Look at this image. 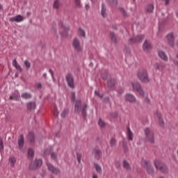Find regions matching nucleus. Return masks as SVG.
Returning a JSON list of instances; mask_svg holds the SVG:
<instances>
[{"mask_svg":"<svg viewBox=\"0 0 178 178\" xmlns=\"http://www.w3.org/2000/svg\"><path fill=\"white\" fill-rule=\"evenodd\" d=\"M81 111L83 118H86V116H87V104H84L81 108V100H76L75 103L74 112L76 113H80Z\"/></svg>","mask_w":178,"mask_h":178,"instance_id":"obj_1","label":"nucleus"},{"mask_svg":"<svg viewBox=\"0 0 178 178\" xmlns=\"http://www.w3.org/2000/svg\"><path fill=\"white\" fill-rule=\"evenodd\" d=\"M145 134L147 141H149V143H151L152 144H154L155 143L153 130H152L149 128H146L145 129Z\"/></svg>","mask_w":178,"mask_h":178,"instance_id":"obj_2","label":"nucleus"},{"mask_svg":"<svg viewBox=\"0 0 178 178\" xmlns=\"http://www.w3.org/2000/svg\"><path fill=\"white\" fill-rule=\"evenodd\" d=\"M138 77L140 81L143 83H148L149 81V78L148 77V72L147 70H142L138 72Z\"/></svg>","mask_w":178,"mask_h":178,"instance_id":"obj_3","label":"nucleus"},{"mask_svg":"<svg viewBox=\"0 0 178 178\" xmlns=\"http://www.w3.org/2000/svg\"><path fill=\"white\" fill-rule=\"evenodd\" d=\"M141 165L144 169H145L148 175H154V168L151 165V162L147 160H143Z\"/></svg>","mask_w":178,"mask_h":178,"instance_id":"obj_4","label":"nucleus"},{"mask_svg":"<svg viewBox=\"0 0 178 178\" xmlns=\"http://www.w3.org/2000/svg\"><path fill=\"white\" fill-rule=\"evenodd\" d=\"M72 47L74 49V51H76V52H82L83 45L81 42H80V40L79 38H75L72 41Z\"/></svg>","mask_w":178,"mask_h":178,"instance_id":"obj_5","label":"nucleus"},{"mask_svg":"<svg viewBox=\"0 0 178 178\" xmlns=\"http://www.w3.org/2000/svg\"><path fill=\"white\" fill-rule=\"evenodd\" d=\"M154 166L157 170H160L162 173H168V167L163 163L159 161H155Z\"/></svg>","mask_w":178,"mask_h":178,"instance_id":"obj_6","label":"nucleus"},{"mask_svg":"<svg viewBox=\"0 0 178 178\" xmlns=\"http://www.w3.org/2000/svg\"><path fill=\"white\" fill-rule=\"evenodd\" d=\"M131 86L134 91H137L141 97H144V90H143V88H141V85L140 83L138 82H132Z\"/></svg>","mask_w":178,"mask_h":178,"instance_id":"obj_7","label":"nucleus"},{"mask_svg":"<svg viewBox=\"0 0 178 178\" xmlns=\"http://www.w3.org/2000/svg\"><path fill=\"white\" fill-rule=\"evenodd\" d=\"M67 83L70 88H74V78L71 74H68L66 76Z\"/></svg>","mask_w":178,"mask_h":178,"instance_id":"obj_8","label":"nucleus"},{"mask_svg":"<svg viewBox=\"0 0 178 178\" xmlns=\"http://www.w3.org/2000/svg\"><path fill=\"white\" fill-rule=\"evenodd\" d=\"M152 50V44L148 40H145L143 43V51L145 52H149Z\"/></svg>","mask_w":178,"mask_h":178,"instance_id":"obj_9","label":"nucleus"},{"mask_svg":"<svg viewBox=\"0 0 178 178\" xmlns=\"http://www.w3.org/2000/svg\"><path fill=\"white\" fill-rule=\"evenodd\" d=\"M166 41L170 47H175V37L173 33H169L166 35Z\"/></svg>","mask_w":178,"mask_h":178,"instance_id":"obj_10","label":"nucleus"},{"mask_svg":"<svg viewBox=\"0 0 178 178\" xmlns=\"http://www.w3.org/2000/svg\"><path fill=\"white\" fill-rule=\"evenodd\" d=\"M47 166L49 172H51V173H54V175H58L60 173V170L58 168H56L54 166H53L52 164L47 163Z\"/></svg>","mask_w":178,"mask_h":178,"instance_id":"obj_11","label":"nucleus"},{"mask_svg":"<svg viewBox=\"0 0 178 178\" xmlns=\"http://www.w3.org/2000/svg\"><path fill=\"white\" fill-rule=\"evenodd\" d=\"M42 165V160L36 159L34 162L31 163L30 169H37Z\"/></svg>","mask_w":178,"mask_h":178,"instance_id":"obj_12","label":"nucleus"},{"mask_svg":"<svg viewBox=\"0 0 178 178\" xmlns=\"http://www.w3.org/2000/svg\"><path fill=\"white\" fill-rule=\"evenodd\" d=\"M144 40V35H140L136 38H131L129 39L130 44H137V42H140V41H143Z\"/></svg>","mask_w":178,"mask_h":178,"instance_id":"obj_13","label":"nucleus"},{"mask_svg":"<svg viewBox=\"0 0 178 178\" xmlns=\"http://www.w3.org/2000/svg\"><path fill=\"white\" fill-rule=\"evenodd\" d=\"M92 154L96 159H100L101 156H102V152L99 149H95L92 151Z\"/></svg>","mask_w":178,"mask_h":178,"instance_id":"obj_14","label":"nucleus"},{"mask_svg":"<svg viewBox=\"0 0 178 178\" xmlns=\"http://www.w3.org/2000/svg\"><path fill=\"white\" fill-rule=\"evenodd\" d=\"M101 15L102 17H108V10H106V6L104 3L102 4L101 7Z\"/></svg>","mask_w":178,"mask_h":178,"instance_id":"obj_15","label":"nucleus"},{"mask_svg":"<svg viewBox=\"0 0 178 178\" xmlns=\"http://www.w3.org/2000/svg\"><path fill=\"white\" fill-rule=\"evenodd\" d=\"M20 99V95L19 92L15 91L9 98L10 101H19Z\"/></svg>","mask_w":178,"mask_h":178,"instance_id":"obj_16","label":"nucleus"},{"mask_svg":"<svg viewBox=\"0 0 178 178\" xmlns=\"http://www.w3.org/2000/svg\"><path fill=\"white\" fill-rule=\"evenodd\" d=\"M159 56L162 59V60H164V62H168V56H166L165 51L162 50L159 51Z\"/></svg>","mask_w":178,"mask_h":178,"instance_id":"obj_17","label":"nucleus"},{"mask_svg":"<svg viewBox=\"0 0 178 178\" xmlns=\"http://www.w3.org/2000/svg\"><path fill=\"white\" fill-rule=\"evenodd\" d=\"M125 101L129 102H136V97L131 94H127L125 95Z\"/></svg>","mask_w":178,"mask_h":178,"instance_id":"obj_18","label":"nucleus"},{"mask_svg":"<svg viewBox=\"0 0 178 178\" xmlns=\"http://www.w3.org/2000/svg\"><path fill=\"white\" fill-rule=\"evenodd\" d=\"M23 20L22 15H17L15 17L10 18V22H16V23H20Z\"/></svg>","mask_w":178,"mask_h":178,"instance_id":"obj_19","label":"nucleus"},{"mask_svg":"<svg viewBox=\"0 0 178 178\" xmlns=\"http://www.w3.org/2000/svg\"><path fill=\"white\" fill-rule=\"evenodd\" d=\"M154 67L156 70H159V72H162V70L165 69V65L163 64H159L158 63H156L154 64Z\"/></svg>","mask_w":178,"mask_h":178,"instance_id":"obj_20","label":"nucleus"},{"mask_svg":"<svg viewBox=\"0 0 178 178\" xmlns=\"http://www.w3.org/2000/svg\"><path fill=\"white\" fill-rule=\"evenodd\" d=\"M26 106L29 111H34V109H35L36 104L34 102H30L26 104Z\"/></svg>","mask_w":178,"mask_h":178,"instance_id":"obj_21","label":"nucleus"},{"mask_svg":"<svg viewBox=\"0 0 178 178\" xmlns=\"http://www.w3.org/2000/svg\"><path fill=\"white\" fill-rule=\"evenodd\" d=\"M106 1L110 5V6H112V8H116V6H118V0H106Z\"/></svg>","mask_w":178,"mask_h":178,"instance_id":"obj_22","label":"nucleus"},{"mask_svg":"<svg viewBox=\"0 0 178 178\" xmlns=\"http://www.w3.org/2000/svg\"><path fill=\"white\" fill-rule=\"evenodd\" d=\"M17 144H18V148L19 149H23V135L21 134L19 138H18V142H17Z\"/></svg>","mask_w":178,"mask_h":178,"instance_id":"obj_23","label":"nucleus"},{"mask_svg":"<svg viewBox=\"0 0 178 178\" xmlns=\"http://www.w3.org/2000/svg\"><path fill=\"white\" fill-rule=\"evenodd\" d=\"M154 4H149L145 8V12H147V13H152V12H154Z\"/></svg>","mask_w":178,"mask_h":178,"instance_id":"obj_24","label":"nucleus"},{"mask_svg":"<svg viewBox=\"0 0 178 178\" xmlns=\"http://www.w3.org/2000/svg\"><path fill=\"white\" fill-rule=\"evenodd\" d=\"M8 163L12 166V168L15 167V164L16 163V158L15 156H11L8 159Z\"/></svg>","mask_w":178,"mask_h":178,"instance_id":"obj_25","label":"nucleus"},{"mask_svg":"<svg viewBox=\"0 0 178 178\" xmlns=\"http://www.w3.org/2000/svg\"><path fill=\"white\" fill-rule=\"evenodd\" d=\"M110 36H111L112 42H114V44H116L118 42V37L116 36L115 33L111 32Z\"/></svg>","mask_w":178,"mask_h":178,"instance_id":"obj_26","label":"nucleus"},{"mask_svg":"<svg viewBox=\"0 0 178 178\" xmlns=\"http://www.w3.org/2000/svg\"><path fill=\"white\" fill-rule=\"evenodd\" d=\"M61 6L62 3H60V0H54V8L55 9H59V8H60Z\"/></svg>","mask_w":178,"mask_h":178,"instance_id":"obj_27","label":"nucleus"},{"mask_svg":"<svg viewBox=\"0 0 178 178\" xmlns=\"http://www.w3.org/2000/svg\"><path fill=\"white\" fill-rule=\"evenodd\" d=\"M78 35L79 37H83V38H86V31L81 28H79L78 30Z\"/></svg>","mask_w":178,"mask_h":178,"instance_id":"obj_28","label":"nucleus"},{"mask_svg":"<svg viewBox=\"0 0 178 178\" xmlns=\"http://www.w3.org/2000/svg\"><path fill=\"white\" fill-rule=\"evenodd\" d=\"M28 140L32 144L34 143L35 139H34V133L30 132L28 135Z\"/></svg>","mask_w":178,"mask_h":178,"instance_id":"obj_29","label":"nucleus"},{"mask_svg":"<svg viewBox=\"0 0 178 178\" xmlns=\"http://www.w3.org/2000/svg\"><path fill=\"white\" fill-rule=\"evenodd\" d=\"M127 134L129 141H133L134 134H133V132H131V130H130V128H128Z\"/></svg>","mask_w":178,"mask_h":178,"instance_id":"obj_30","label":"nucleus"},{"mask_svg":"<svg viewBox=\"0 0 178 178\" xmlns=\"http://www.w3.org/2000/svg\"><path fill=\"white\" fill-rule=\"evenodd\" d=\"M95 169L96 170V172L97 173H99V175H101L102 173V168L101 167V165H98V164H95Z\"/></svg>","mask_w":178,"mask_h":178,"instance_id":"obj_31","label":"nucleus"},{"mask_svg":"<svg viewBox=\"0 0 178 178\" xmlns=\"http://www.w3.org/2000/svg\"><path fill=\"white\" fill-rule=\"evenodd\" d=\"M28 157L29 158V159H33V158H34V150H33V149H29Z\"/></svg>","mask_w":178,"mask_h":178,"instance_id":"obj_32","label":"nucleus"},{"mask_svg":"<svg viewBox=\"0 0 178 178\" xmlns=\"http://www.w3.org/2000/svg\"><path fill=\"white\" fill-rule=\"evenodd\" d=\"M13 65L15 67L17 70H19V72H22V67H20V65L17 64V61H16V59L13 60Z\"/></svg>","mask_w":178,"mask_h":178,"instance_id":"obj_33","label":"nucleus"},{"mask_svg":"<svg viewBox=\"0 0 178 178\" xmlns=\"http://www.w3.org/2000/svg\"><path fill=\"white\" fill-rule=\"evenodd\" d=\"M115 84H116L115 79H111L108 82V86L110 87V88H112V87H115Z\"/></svg>","mask_w":178,"mask_h":178,"instance_id":"obj_34","label":"nucleus"},{"mask_svg":"<svg viewBox=\"0 0 178 178\" xmlns=\"http://www.w3.org/2000/svg\"><path fill=\"white\" fill-rule=\"evenodd\" d=\"M156 115L158 118L159 122L161 124H163V120L162 119V115H161V113L156 112Z\"/></svg>","mask_w":178,"mask_h":178,"instance_id":"obj_35","label":"nucleus"},{"mask_svg":"<svg viewBox=\"0 0 178 178\" xmlns=\"http://www.w3.org/2000/svg\"><path fill=\"white\" fill-rule=\"evenodd\" d=\"M76 8H81V0H74Z\"/></svg>","mask_w":178,"mask_h":178,"instance_id":"obj_36","label":"nucleus"},{"mask_svg":"<svg viewBox=\"0 0 178 178\" xmlns=\"http://www.w3.org/2000/svg\"><path fill=\"white\" fill-rule=\"evenodd\" d=\"M31 97H32L31 94H30L29 92H25L23 94V98L24 99H31Z\"/></svg>","mask_w":178,"mask_h":178,"instance_id":"obj_37","label":"nucleus"},{"mask_svg":"<svg viewBox=\"0 0 178 178\" xmlns=\"http://www.w3.org/2000/svg\"><path fill=\"white\" fill-rule=\"evenodd\" d=\"M60 30L61 31H64V33H66V31H69V27L65 26V24H60Z\"/></svg>","mask_w":178,"mask_h":178,"instance_id":"obj_38","label":"nucleus"},{"mask_svg":"<svg viewBox=\"0 0 178 178\" xmlns=\"http://www.w3.org/2000/svg\"><path fill=\"white\" fill-rule=\"evenodd\" d=\"M123 165L124 168L127 169V170H129V169H130V164L129 163V162H127V161H124Z\"/></svg>","mask_w":178,"mask_h":178,"instance_id":"obj_39","label":"nucleus"},{"mask_svg":"<svg viewBox=\"0 0 178 178\" xmlns=\"http://www.w3.org/2000/svg\"><path fill=\"white\" fill-rule=\"evenodd\" d=\"M120 12L124 17H127L128 15L124 8H120Z\"/></svg>","mask_w":178,"mask_h":178,"instance_id":"obj_40","label":"nucleus"},{"mask_svg":"<svg viewBox=\"0 0 178 178\" xmlns=\"http://www.w3.org/2000/svg\"><path fill=\"white\" fill-rule=\"evenodd\" d=\"M35 88H37L38 90H41V88H42V83H41L40 82H37L35 84Z\"/></svg>","mask_w":178,"mask_h":178,"instance_id":"obj_41","label":"nucleus"},{"mask_svg":"<svg viewBox=\"0 0 178 178\" xmlns=\"http://www.w3.org/2000/svg\"><path fill=\"white\" fill-rule=\"evenodd\" d=\"M98 124L100 127H105V122H104V120H102V119L99 120V122Z\"/></svg>","mask_w":178,"mask_h":178,"instance_id":"obj_42","label":"nucleus"},{"mask_svg":"<svg viewBox=\"0 0 178 178\" xmlns=\"http://www.w3.org/2000/svg\"><path fill=\"white\" fill-rule=\"evenodd\" d=\"M24 65L26 66V69L31 67V64L28 60H25Z\"/></svg>","mask_w":178,"mask_h":178,"instance_id":"obj_43","label":"nucleus"},{"mask_svg":"<svg viewBox=\"0 0 178 178\" xmlns=\"http://www.w3.org/2000/svg\"><path fill=\"white\" fill-rule=\"evenodd\" d=\"M51 158L54 161H56V158H58V154L55 152L51 153Z\"/></svg>","mask_w":178,"mask_h":178,"instance_id":"obj_44","label":"nucleus"},{"mask_svg":"<svg viewBox=\"0 0 178 178\" xmlns=\"http://www.w3.org/2000/svg\"><path fill=\"white\" fill-rule=\"evenodd\" d=\"M2 151H3V140L0 138V152H2Z\"/></svg>","mask_w":178,"mask_h":178,"instance_id":"obj_45","label":"nucleus"},{"mask_svg":"<svg viewBox=\"0 0 178 178\" xmlns=\"http://www.w3.org/2000/svg\"><path fill=\"white\" fill-rule=\"evenodd\" d=\"M69 111L67 110H64L61 113V118H66Z\"/></svg>","mask_w":178,"mask_h":178,"instance_id":"obj_46","label":"nucleus"},{"mask_svg":"<svg viewBox=\"0 0 178 178\" xmlns=\"http://www.w3.org/2000/svg\"><path fill=\"white\" fill-rule=\"evenodd\" d=\"M76 159L79 163H81V154L77 153L76 154Z\"/></svg>","mask_w":178,"mask_h":178,"instance_id":"obj_47","label":"nucleus"},{"mask_svg":"<svg viewBox=\"0 0 178 178\" xmlns=\"http://www.w3.org/2000/svg\"><path fill=\"white\" fill-rule=\"evenodd\" d=\"M110 145L111 147H115V145H116V140L112 138L110 142Z\"/></svg>","mask_w":178,"mask_h":178,"instance_id":"obj_48","label":"nucleus"},{"mask_svg":"<svg viewBox=\"0 0 178 178\" xmlns=\"http://www.w3.org/2000/svg\"><path fill=\"white\" fill-rule=\"evenodd\" d=\"M172 62H174L175 65L178 66V55L176 56L175 59L172 60Z\"/></svg>","mask_w":178,"mask_h":178,"instance_id":"obj_49","label":"nucleus"},{"mask_svg":"<svg viewBox=\"0 0 178 178\" xmlns=\"http://www.w3.org/2000/svg\"><path fill=\"white\" fill-rule=\"evenodd\" d=\"M49 154H51V149L44 150V155H49Z\"/></svg>","mask_w":178,"mask_h":178,"instance_id":"obj_50","label":"nucleus"},{"mask_svg":"<svg viewBox=\"0 0 178 178\" xmlns=\"http://www.w3.org/2000/svg\"><path fill=\"white\" fill-rule=\"evenodd\" d=\"M95 95H97V97H99V98H102V95H100L99 92H98V91L95 90Z\"/></svg>","mask_w":178,"mask_h":178,"instance_id":"obj_51","label":"nucleus"},{"mask_svg":"<svg viewBox=\"0 0 178 178\" xmlns=\"http://www.w3.org/2000/svg\"><path fill=\"white\" fill-rule=\"evenodd\" d=\"M49 72L50 73L52 79H54V71H52V70H49Z\"/></svg>","mask_w":178,"mask_h":178,"instance_id":"obj_52","label":"nucleus"},{"mask_svg":"<svg viewBox=\"0 0 178 178\" xmlns=\"http://www.w3.org/2000/svg\"><path fill=\"white\" fill-rule=\"evenodd\" d=\"M74 99H76V95L74 93H72V101H74Z\"/></svg>","mask_w":178,"mask_h":178,"instance_id":"obj_53","label":"nucleus"},{"mask_svg":"<svg viewBox=\"0 0 178 178\" xmlns=\"http://www.w3.org/2000/svg\"><path fill=\"white\" fill-rule=\"evenodd\" d=\"M54 115L58 116L59 115V112L57 110H55L54 112Z\"/></svg>","mask_w":178,"mask_h":178,"instance_id":"obj_54","label":"nucleus"},{"mask_svg":"<svg viewBox=\"0 0 178 178\" xmlns=\"http://www.w3.org/2000/svg\"><path fill=\"white\" fill-rule=\"evenodd\" d=\"M115 166H116L117 168H120V163L117 162V163H115Z\"/></svg>","mask_w":178,"mask_h":178,"instance_id":"obj_55","label":"nucleus"},{"mask_svg":"<svg viewBox=\"0 0 178 178\" xmlns=\"http://www.w3.org/2000/svg\"><path fill=\"white\" fill-rule=\"evenodd\" d=\"M102 79L103 80H106V79H108V75L106 74L105 76H102Z\"/></svg>","mask_w":178,"mask_h":178,"instance_id":"obj_56","label":"nucleus"},{"mask_svg":"<svg viewBox=\"0 0 178 178\" xmlns=\"http://www.w3.org/2000/svg\"><path fill=\"white\" fill-rule=\"evenodd\" d=\"M85 8H86V10H88V9H90V5L86 4Z\"/></svg>","mask_w":178,"mask_h":178,"instance_id":"obj_57","label":"nucleus"},{"mask_svg":"<svg viewBox=\"0 0 178 178\" xmlns=\"http://www.w3.org/2000/svg\"><path fill=\"white\" fill-rule=\"evenodd\" d=\"M165 2V5H169V2H170V0H164Z\"/></svg>","mask_w":178,"mask_h":178,"instance_id":"obj_58","label":"nucleus"},{"mask_svg":"<svg viewBox=\"0 0 178 178\" xmlns=\"http://www.w3.org/2000/svg\"><path fill=\"white\" fill-rule=\"evenodd\" d=\"M92 178H98V175H97L96 174H93Z\"/></svg>","mask_w":178,"mask_h":178,"instance_id":"obj_59","label":"nucleus"},{"mask_svg":"<svg viewBox=\"0 0 178 178\" xmlns=\"http://www.w3.org/2000/svg\"><path fill=\"white\" fill-rule=\"evenodd\" d=\"M1 10H3V7L2 6V5L0 4V12Z\"/></svg>","mask_w":178,"mask_h":178,"instance_id":"obj_60","label":"nucleus"},{"mask_svg":"<svg viewBox=\"0 0 178 178\" xmlns=\"http://www.w3.org/2000/svg\"><path fill=\"white\" fill-rule=\"evenodd\" d=\"M145 101L146 102H149V99H148L147 97L145 98Z\"/></svg>","mask_w":178,"mask_h":178,"instance_id":"obj_61","label":"nucleus"},{"mask_svg":"<svg viewBox=\"0 0 178 178\" xmlns=\"http://www.w3.org/2000/svg\"><path fill=\"white\" fill-rule=\"evenodd\" d=\"M43 77H44V79H47V73L43 74Z\"/></svg>","mask_w":178,"mask_h":178,"instance_id":"obj_62","label":"nucleus"},{"mask_svg":"<svg viewBox=\"0 0 178 178\" xmlns=\"http://www.w3.org/2000/svg\"><path fill=\"white\" fill-rule=\"evenodd\" d=\"M176 15H177V16L178 17V13H177V12L176 13Z\"/></svg>","mask_w":178,"mask_h":178,"instance_id":"obj_63","label":"nucleus"},{"mask_svg":"<svg viewBox=\"0 0 178 178\" xmlns=\"http://www.w3.org/2000/svg\"><path fill=\"white\" fill-rule=\"evenodd\" d=\"M177 47H178V40H177Z\"/></svg>","mask_w":178,"mask_h":178,"instance_id":"obj_64","label":"nucleus"}]
</instances>
